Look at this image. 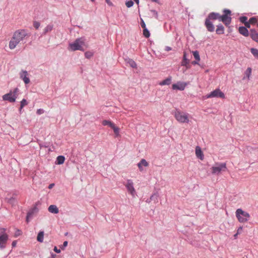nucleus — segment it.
Segmentation results:
<instances>
[{"label": "nucleus", "instance_id": "f257e3e1", "mask_svg": "<svg viewBox=\"0 0 258 258\" xmlns=\"http://www.w3.org/2000/svg\"><path fill=\"white\" fill-rule=\"evenodd\" d=\"M29 33L25 29H19L15 31L9 42V46L10 49H15L16 46L25 39L30 37Z\"/></svg>", "mask_w": 258, "mask_h": 258}, {"label": "nucleus", "instance_id": "f03ea898", "mask_svg": "<svg viewBox=\"0 0 258 258\" xmlns=\"http://www.w3.org/2000/svg\"><path fill=\"white\" fill-rule=\"evenodd\" d=\"M85 46V43L84 39L83 38H80L77 39L74 42L70 43L68 49L71 51H84V46Z\"/></svg>", "mask_w": 258, "mask_h": 258}, {"label": "nucleus", "instance_id": "7ed1b4c3", "mask_svg": "<svg viewBox=\"0 0 258 258\" xmlns=\"http://www.w3.org/2000/svg\"><path fill=\"white\" fill-rule=\"evenodd\" d=\"M19 90L18 88H15L13 91L11 90L9 93L3 96V99L4 101H8L10 102H15L18 96Z\"/></svg>", "mask_w": 258, "mask_h": 258}, {"label": "nucleus", "instance_id": "20e7f679", "mask_svg": "<svg viewBox=\"0 0 258 258\" xmlns=\"http://www.w3.org/2000/svg\"><path fill=\"white\" fill-rule=\"evenodd\" d=\"M189 114L187 113L180 111L176 110L174 113V117L176 120L180 123H188L189 122Z\"/></svg>", "mask_w": 258, "mask_h": 258}, {"label": "nucleus", "instance_id": "39448f33", "mask_svg": "<svg viewBox=\"0 0 258 258\" xmlns=\"http://www.w3.org/2000/svg\"><path fill=\"white\" fill-rule=\"evenodd\" d=\"M236 216L240 222H245L248 220L250 217L249 214L241 209H238L236 210Z\"/></svg>", "mask_w": 258, "mask_h": 258}, {"label": "nucleus", "instance_id": "423d86ee", "mask_svg": "<svg viewBox=\"0 0 258 258\" xmlns=\"http://www.w3.org/2000/svg\"><path fill=\"white\" fill-rule=\"evenodd\" d=\"M224 14L222 16H220V20L222 21L226 26H228L231 21V18L230 15L231 14V11L229 10H224Z\"/></svg>", "mask_w": 258, "mask_h": 258}, {"label": "nucleus", "instance_id": "0eeeda50", "mask_svg": "<svg viewBox=\"0 0 258 258\" xmlns=\"http://www.w3.org/2000/svg\"><path fill=\"white\" fill-rule=\"evenodd\" d=\"M206 97V98L217 97L223 99L225 98V94L219 89H216L208 94Z\"/></svg>", "mask_w": 258, "mask_h": 258}, {"label": "nucleus", "instance_id": "6e6552de", "mask_svg": "<svg viewBox=\"0 0 258 258\" xmlns=\"http://www.w3.org/2000/svg\"><path fill=\"white\" fill-rule=\"evenodd\" d=\"M226 164L225 163H220L217 166H213L212 168V172L213 174H219L221 171H225Z\"/></svg>", "mask_w": 258, "mask_h": 258}, {"label": "nucleus", "instance_id": "1a4fd4ad", "mask_svg": "<svg viewBox=\"0 0 258 258\" xmlns=\"http://www.w3.org/2000/svg\"><path fill=\"white\" fill-rule=\"evenodd\" d=\"M128 192H130L133 197H135L136 195V190L134 187V183L132 180L128 179L127 183L125 185Z\"/></svg>", "mask_w": 258, "mask_h": 258}, {"label": "nucleus", "instance_id": "9d476101", "mask_svg": "<svg viewBox=\"0 0 258 258\" xmlns=\"http://www.w3.org/2000/svg\"><path fill=\"white\" fill-rule=\"evenodd\" d=\"M37 205V204H36L35 206L28 212L26 219L27 223H28L29 222V218H31L35 213H36L38 211V209L36 207Z\"/></svg>", "mask_w": 258, "mask_h": 258}, {"label": "nucleus", "instance_id": "9b49d317", "mask_svg": "<svg viewBox=\"0 0 258 258\" xmlns=\"http://www.w3.org/2000/svg\"><path fill=\"white\" fill-rule=\"evenodd\" d=\"M186 84L184 82H177L176 84H174L172 86V88L173 90H179L183 91L184 90Z\"/></svg>", "mask_w": 258, "mask_h": 258}, {"label": "nucleus", "instance_id": "f8f14e48", "mask_svg": "<svg viewBox=\"0 0 258 258\" xmlns=\"http://www.w3.org/2000/svg\"><path fill=\"white\" fill-rule=\"evenodd\" d=\"M28 74L26 71H22L20 73V77L23 80L26 84L30 83V79L28 77Z\"/></svg>", "mask_w": 258, "mask_h": 258}, {"label": "nucleus", "instance_id": "ddd939ff", "mask_svg": "<svg viewBox=\"0 0 258 258\" xmlns=\"http://www.w3.org/2000/svg\"><path fill=\"white\" fill-rule=\"evenodd\" d=\"M8 239V235L5 233L0 235V248L3 249L5 248V243Z\"/></svg>", "mask_w": 258, "mask_h": 258}, {"label": "nucleus", "instance_id": "4468645a", "mask_svg": "<svg viewBox=\"0 0 258 258\" xmlns=\"http://www.w3.org/2000/svg\"><path fill=\"white\" fill-rule=\"evenodd\" d=\"M196 155L197 157L201 160H203L204 159V155L200 146H196Z\"/></svg>", "mask_w": 258, "mask_h": 258}, {"label": "nucleus", "instance_id": "2eb2a0df", "mask_svg": "<svg viewBox=\"0 0 258 258\" xmlns=\"http://www.w3.org/2000/svg\"><path fill=\"white\" fill-rule=\"evenodd\" d=\"M16 195L14 194L13 196L10 198H6L5 200V202H7L9 204L12 206H14L16 204Z\"/></svg>", "mask_w": 258, "mask_h": 258}, {"label": "nucleus", "instance_id": "dca6fc26", "mask_svg": "<svg viewBox=\"0 0 258 258\" xmlns=\"http://www.w3.org/2000/svg\"><path fill=\"white\" fill-rule=\"evenodd\" d=\"M205 25L208 29V30L210 32H213L214 31L215 27L211 22L210 21V20L207 19L205 21Z\"/></svg>", "mask_w": 258, "mask_h": 258}, {"label": "nucleus", "instance_id": "f3484780", "mask_svg": "<svg viewBox=\"0 0 258 258\" xmlns=\"http://www.w3.org/2000/svg\"><path fill=\"white\" fill-rule=\"evenodd\" d=\"M238 31L240 34L243 35L244 36L247 37L249 35L248 31L247 28L245 27H239Z\"/></svg>", "mask_w": 258, "mask_h": 258}, {"label": "nucleus", "instance_id": "a211bd4d", "mask_svg": "<svg viewBox=\"0 0 258 258\" xmlns=\"http://www.w3.org/2000/svg\"><path fill=\"white\" fill-rule=\"evenodd\" d=\"M220 15L218 13H211L209 15V20H220Z\"/></svg>", "mask_w": 258, "mask_h": 258}, {"label": "nucleus", "instance_id": "6ab92c4d", "mask_svg": "<svg viewBox=\"0 0 258 258\" xmlns=\"http://www.w3.org/2000/svg\"><path fill=\"white\" fill-rule=\"evenodd\" d=\"M48 211L53 214H57L59 212L58 208L56 206L52 205L48 207Z\"/></svg>", "mask_w": 258, "mask_h": 258}, {"label": "nucleus", "instance_id": "aec40b11", "mask_svg": "<svg viewBox=\"0 0 258 258\" xmlns=\"http://www.w3.org/2000/svg\"><path fill=\"white\" fill-rule=\"evenodd\" d=\"M250 37L252 40L258 43V33L255 30H250Z\"/></svg>", "mask_w": 258, "mask_h": 258}, {"label": "nucleus", "instance_id": "412c9836", "mask_svg": "<svg viewBox=\"0 0 258 258\" xmlns=\"http://www.w3.org/2000/svg\"><path fill=\"white\" fill-rule=\"evenodd\" d=\"M65 160L64 156L62 155H59L56 158L55 164L57 165L62 164Z\"/></svg>", "mask_w": 258, "mask_h": 258}, {"label": "nucleus", "instance_id": "4be33fe9", "mask_svg": "<svg viewBox=\"0 0 258 258\" xmlns=\"http://www.w3.org/2000/svg\"><path fill=\"white\" fill-rule=\"evenodd\" d=\"M44 231H40L39 232L37 236V240L39 242H42L43 241L44 238Z\"/></svg>", "mask_w": 258, "mask_h": 258}, {"label": "nucleus", "instance_id": "5701e85b", "mask_svg": "<svg viewBox=\"0 0 258 258\" xmlns=\"http://www.w3.org/2000/svg\"><path fill=\"white\" fill-rule=\"evenodd\" d=\"M216 32L218 34H222L224 32V28L222 25L217 26Z\"/></svg>", "mask_w": 258, "mask_h": 258}, {"label": "nucleus", "instance_id": "b1692460", "mask_svg": "<svg viewBox=\"0 0 258 258\" xmlns=\"http://www.w3.org/2000/svg\"><path fill=\"white\" fill-rule=\"evenodd\" d=\"M159 195L158 193L153 194L150 198V201H153L154 203H156L158 201V198Z\"/></svg>", "mask_w": 258, "mask_h": 258}, {"label": "nucleus", "instance_id": "393cba45", "mask_svg": "<svg viewBox=\"0 0 258 258\" xmlns=\"http://www.w3.org/2000/svg\"><path fill=\"white\" fill-rule=\"evenodd\" d=\"M171 83V78H167L162 82L159 83V85L161 86L168 85Z\"/></svg>", "mask_w": 258, "mask_h": 258}, {"label": "nucleus", "instance_id": "a878e982", "mask_svg": "<svg viewBox=\"0 0 258 258\" xmlns=\"http://www.w3.org/2000/svg\"><path fill=\"white\" fill-rule=\"evenodd\" d=\"M102 125H103L104 126L108 125L109 127H110L111 128L114 125V123L113 122H112L111 121H110L109 120H103L102 122Z\"/></svg>", "mask_w": 258, "mask_h": 258}, {"label": "nucleus", "instance_id": "bb28decb", "mask_svg": "<svg viewBox=\"0 0 258 258\" xmlns=\"http://www.w3.org/2000/svg\"><path fill=\"white\" fill-rule=\"evenodd\" d=\"M189 60L186 57V54L184 53L183 58L181 62V65L182 66H187V64L188 63Z\"/></svg>", "mask_w": 258, "mask_h": 258}, {"label": "nucleus", "instance_id": "cd10ccee", "mask_svg": "<svg viewBox=\"0 0 258 258\" xmlns=\"http://www.w3.org/2000/svg\"><path fill=\"white\" fill-rule=\"evenodd\" d=\"M127 63L133 68H137V67L136 62L132 59H129L127 61Z\"/></svg>", "mask_w": 258, "mask_h": 258}, {"label": "nucleus", "instance_id": "c85d7f7f", "mask_svg": "<svg viewBox=\"0 0 258 258\" xmlns=\"http://www.w3.org/2000/svg\"><path fill=\"white\" fill-rule=\"evenodd\" d=\"M248 21L251 25H255L256 23L257 24L258 19L257 18L253 17L250 18Z\"/></svg>", "mask_w": 258, "mask_h": 258}, {"label": "nucleus", "instance_id": "c756f323", "mask_svg": "<svg viewBox=\"0 0 258 258\" xmlns=\"http://www.w3.org/2000/svg\"><path fill=\"white\" fill-rule=\"evenodd\" d=\"M192 54H193V55H194L195 59L198 60V61H200V57L199 52L198 51H192Z\"/></svg>", "mask_w": 258, "mask_h": 258}, {"label": "nucleus", "instance_id": "7c9ffc66", "mask_svg": "<svg viewBox=\"0 0 258 258\" xmlns=\"http://www.w3.org/2000/svg\"><path fill=\"white\" fill-rule=\"evenodd\" d=\"M28 104V102L27 101V100L25 99H23L21 101V105H20V109L19 110L21 111L22 109L26 105H27Z\"/></svg>", "mask_w": 258, "mask_h": 258}, {"label": "nucleus", "instance_id": "2f4dec72", "mask_svg": "<svg viewBox=\"0 0 258 258\" xmlns=\"http://www.w3.org/2000/svg\"><path fill=\"white\" fill-rule=\"evenodd\" d=\"M250 52L255 57L258 58V50L257 49L252 48L250 49Z\"/></svg>", "mask_w": 258, "mask_h": 258}, {"label": "nucleus", "instance_id": "473e14b6", "mask_svg": "<svg viewBox=\"0 0 258 258\" xmlns=\"http://www.w3.org/2000/svg\"><path fill=\"white\" fill-rule=\"evenodd\" d=\"M111 128L113 130L114 134L116 135V136H117L119 135V128L118 127L116 126L114 124L112 126Z\"/></svg>", "mask_w": 258, "mask_h": 258}, {"label": "nucleus", "instance_id": "72a5a7b5", "mask_svg": "<svg viewBox=\"0 0 258 258\" xmlns=\"http://www.w3.org/2000/svg\"><path fill=\"white\" fill-rule=\"evenodd\" d=\"M143 35L146 38L149 37L150 34L147 28L143 29Z\"/></svg>", "mask_w": 258, "mask_h": 258}, {"label": "nucleus", "instance_id": "f704fd0d", "mask_svg": "<svg viewBox=\"0 0 258 258\" xmlns=\"http://www.w3.org/2000/svg\"><path fill=\"white\" fill-rule=\"evenodd\" d=\"M251 73V69L250 68H248L245 71V75L247 76V77L248 79L250 77Z\"/></svg>", "mask_w": 258, "mask_h": 258}, {"label": "nucleus", "instance_id": "c9c22d12", "mask_svg": "<svg viewBox=\"0 0 258 258\" xmlns=\"http://www.w3.org/2000/svg\"><path fill=\"white\" fill-rule=\"evenodd\" d=\"M140 163L141 164H142V165H143V166H145V167L148 166V165H149L148 163V162H147V161H146L145 159H142L140 161Z\"/></svg>", "mask_w": 258, "mask_h": 258}, {"label": "nucleus", "instance_id": "e433bc0d", "mask_svg": "<svg viewBox=\"0 0 258 258\" xmlns=\"http://www.w3.org/2000/svg\"><path fill=\"white\" fill-rule=\"evenodd\" d=\"M134 5V2L132 1H129L126 2L125 5L127 8L132 7Z\"/></svg>", "mask_w": 258, "mask_h": 258}, {"label": "nucleus", "instance_id": "4c0bfd02", "mask_svg": "<svg viewBox=\"0 0 258 258\" xmlns=\"http://www.w3.org/2000/svg\"><path fill=\"white\" fill-rule=\"evenodd\" d=\"M247 17H245V16H243V17H241L240 18V22H242V23H244V24H245V23H246L248 22V21H247Z\"/></svg>", "mask_w": 258, "mask_h": 258}, {"label": "nucleus", "instance_id": "58836bf2", "mask_svg": "<svg viewBox=\"0 0 258 258\" xmlns=\"http://www.w3.org/2000/svg\"><path fill=\"white\" fill-rule=\"evenodd\" d=\"M52 29V26L51 25L47 26L45 29H44V32L47 33L49 31H51Z\"/></svg>", "mask_w": 258, "mask_h": 258}, {"label": "nucleus", "instance_id": "ea45409f", "mask_svg": "<svg viewBox=\"0 0 258 258\" xmlns=\"http://www.w3.org/2000/svg\"><path fill=\"white\" fill-rule=\"evenodd\" d=\"M40 23L37 21H34L33 22V26L36 29H38L39 28V27H40Z\"/></svg>", "mask_w": 258, "mask_h": 258}, {"label": "nucleus", "instance_id": "a19ab883", "mask_svg": "<svg viewBox=\"0 0 258 258\" xmlns=\"http://www.w3.org/2000/svg\"><path fill=\"white\" fill-rule=\"evenodd\" d=\"M85 55L86 58H89L93 56V53L90 51H88L85 53Z\"/></svg>", "mask_w": 258, "mask_h": 258}, {"label": "nucleus", "instance_id": "79ce46f5", "mask_svg": "<svg viewBox=\"0 0 258 258\" xmlns=\"http://www.w3.org/2000/svg\"><path fill=\"white\" fill-rule=\"evenodd\" d=\"M22 234V231L20 230L17 229L15 233V237H17Z\"/></svg>", "mask_w": 258, "mask_h": 258}, {"label": "nucleus", "instance_id": "37998d69", "mask_svg": "<svg viewBox=\"0 0 258 258\" xmlns=\"http://www.w3.org/2000/svg\"><path fill=\"white\" fill-rule=\"evenodd\" d=\"M68 244V242L67 241H65L63 242V244L60 246V248L62 250H64L65 247L67 246Z\"/></svg>", "mask_w": 258, "mask_h": 258}, {"label": "nucleus", "instance_id": "c03bdc74", "mask_svg": "<svg viewBox=\"0 0 258 258\" xmlns=\"http://www.w3.org/2000/svg\"><path fill=\"white\" fill-rule=\"evenodd\" d=\"M141 26L143 29L146 28V24L143 19H141Z\"/></svg>", "mask_w": 258, "mask_h": 258}, {"label": "nucleus", "instance_id": "a18cd8bd", "mask_svg": "<svg viewBox=\"0 0 258 258\" xmlns=\"http://www.w3.org/2000/svg\"><path fill=\"white\" fill-rule=\"evenodd\" d=\"M43 112H44V111L42 109H38L37 110V113L38 114H41L43 113Z\"/></svg>", "mask_w": 258, "mask_h": 258}, {"label": "nucleus", "instance_id": "49530a36", "mask_svg": "<svg viewBox=\"0 0 258 258\" xmlns=\"http://www.w3.org/2000/svg\"><path fill=\"white\" fill-rule=\"evenodd\" d=\"M53 250H54V251L55 252H56V253H60V249H58V248H57V247H56V246H54Z\"/></svg>", "mask_w": 258, "mask_h": 258}, {"label": "nucleus", "instance_id": "de8ad7c7", "mask_svg": "<svg viewBox=\"0 0 258 258\" xmlns=\"http://www.w3.org/2000/svg\"><path fill=\"white\" fill-rule=\"evenodd\" d=\"M250 24H251L249 23V21H248V22H246V23H245V24H244V25H245V27H246V28H250Z\"/></svg>", "mask_w": 258, "mask_h": 258}, {"label": "nucleus", "instance_id": "09e8293b", "mask_svg": "<svg viewBox=\"0 0 258 258\" xmlns=\"http://www.w3.org/2000/svg\"><path fill=\"white\" fill-rule=\"evenodd\" d=\"M16 244H17V241L16 240L13 241L12 243V247H15L16 246Z\"/></svg>", "mask_w": 258, "mask_h": 258}, {"label": "nucleus", "instance_id": "8fccbe9b", "mask_svg": "<svg viewBox=\"0 0 258 258\" xmlns=\"http://www.w3.org/2000/svg\"><path fill=\"white\" fill-rule=\"evenodd\" d=\"M138 166L140 169V171H142L143 170L142 165L140 163V162L138 164Z\"/></svg>", "mask_w": 258, "mask_h": 258}, {"label": "nucleus", "instance_id": "3c124183", "mask_svg": "<svg viewBox=\"0 0 258 258\" xmlns=\"http://www.w3.org/2000/svg\"><path fill=\"white\" fill-rule=\"evenodd\" d=\"M54 183H51L48 186V188L51 189L54 186Z\"/></svg>", "mask_w": 258, "mask_h": 258}, {"label": "nucleus", "instance_id": "603ef678", "mask_svg": "<svg viewBox=\"0 0 258 258\" xmlns=\"http://www.w3.org/2000/svg\"><path fill=\"white\" fill-rule=\"evenodd\" d=\"M242 230V227H240L238 230H237V233H240L241 232V231Z\"/></svg>", "mask_w": 258, "mask_h": 258}, {"label": "nucleus", "instance_id": "864d4df0", "mask_svg": "<svg viewBox=\"0 0 258 258\" xmlns=\"http://www.w3.org/2000/svg\"><path fill=\"white\" fill-rule=\"evenodd\" d=\"M106 2L110 6L112 5V3L110 2V0H105Z\"/></svg>", "mask_w": 258, "mask_h": 258}, {"label": "nucleus", "instance_id": "5fc2aeb1", "mask_svg": "<svg viewBox=\"0 0 258 258\" xmlns=\"http://www.w3.org/2000/svg\"><path fill=\"white\" fill-rule=\"evenodd\" d=\"M55 256H56L55 254H54V253L51 252V257H49V258H55Z\"/></svg>", "mask_w": 258, "mask_h": 258}, {"label": "nucleus", "instance_id": "6e6d98bb", "mask_svg": "<svg viewBox=\"0 0 258 258\" xmlns=\"http://www.w3.org/2000/svg\"><path fill=\"white\" fill-rule=\"evenodd\" d=\"M199 61H198V60H196L195 61H192V63L193 64H199Z\"/></svg>", "mask_w": 258, "mask_h": 258}, {"label": "nucleus", "instance_id": "4d7b16f0", "mask_svg": "<svg viewBox=\"0 0 258 258\" xmlns=\"http://www.w3.org/2000/svg\"><path fill=\"white\" fill-rule=\"evenodd\" d=\"M166 50L167 51L171 50V47H170L167 46V47H166Z\"/></svg>", "mask_w": 258, "mask_h": 258}, {"label": "nucleus", "instance_id": "13d9d810", "mask_svg": "<svg viewBox=\"0 0 258 258\" xmlns=\"http://www.w3.org/2000/svg\"><path fill=\"white\" fill-rule=\"evenodd\" d=\"M5 231H6V229L5 228H1V233H4V232H5Z\"/></svg>", "mask_w": 258, "mask_h": 258}, {"label": "nucleus", "instance_id": "bf43d9fd", "mask_svg": "<svg viewBox=\"0 0 258 258\" xmlns=\"http://www.w3.org/2000/svg\"><path fill=\"white\" fill-rule=\"evenodd\" d=\"M135 2L137 4H139V0H134Z\"/></svg>", "mask_w": 258, "mask_h": 258}, {"label": "nucleus", "instance_id": "052dcab7", "mask_svg": "<svg viewBox=\"0 0 258 258\" xmlns=\"http://www.w3.org/2000/svg\"><path fill=\"white\" fill-rule=\"evenodd\" d=\"M152 2H158V0H151Z\"/></svg>", "mask_w": 258, "mask_h": 258}, {"label": "nucleus", "instance_id": "680f3d73", "mask_svg": "<svg viewBox=\"0 0 258 258\" xmlns=\"http://www.w3.org/2000/svg\"><path fill=\"white\" fill-rule=\"evenodd\" d=\"M239 234V233H237H237H236L234 235V236L235 237H236V236L237 235V234Z\"/></svg>", "mask_w": 258, "mask_h": 258}, {"label": "nucleus", "instance_id": "e2e57ef3", "mask_svg": "<svg viewBox=\"0 0 258 258\" xmlns=\"http://www.w3.org/2000/svg\"><path fill=\"white\" fill-rule=\"evenodd\" d=\"M40 147H41L42 146H40ZM43 147H45V148H47V147H48V146H43Z\"/></svg>", "mask_w": 258, "mask_h": 258}, {"label": "nucleus", "instance_id": "0e129e2a", "mask_svg": "<svg viewBox=\"0 0 258 258\" xmlns=\"http://www.w3.org/2000/svg\"><path fill=\"white\" fill-rule=\"evenodd\" d=\"M92 2H94L95 0H91Z\"/></svg>", "mask_w": 258, "mask_h": 258}, {"label": "nucleus", "instance_id": "69168bd1", "mask_svg": "<svg viewBox=\"0 0 258 258\" xmlns=\"http://www.w3.org/2000/svg\"><path fill=\"white\" fill-rule=\"evenodd\" d=\"M257 27H258V22H257Z\"/></svg>", "mask_w": 258, "mask_h": 258}]
</instances>
